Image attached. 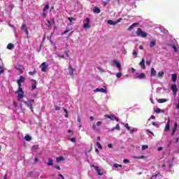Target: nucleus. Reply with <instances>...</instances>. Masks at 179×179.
<instances>
[{
	"label": "nucleus",
	"mask_w": 179,
	"mask_h": 179,
	"mask_svg": "<svg viewBox=\"0 0 179 179\" xmlns=\"http://www.w3.org/2000/svg\"><path fill=\"white\" fill-rule=\"evenodd\" d=\"M171 79H172V82L176 83V82H177V74H176V73L172 74Z\"/></svg>",
	"instance_id": "20"
},
{
	"label": "nucleus",
	"mask_w": 179,
	"mask_h": 179,
	"mask_svg": "<svg viewBox=\"0 0 179 179\" xmlns=\"http://www.w3.org/2000/svg\"><path fill=\"white\" fill-rule=\"evenodd\" d=\"M176 110H179V99H178V103L176 107Z\"/></svg>",
	"instance_id": "63"
},
{
	"label": "nucleus",
	"mask_w": 179,
	"mask_h": 179,
	"mask_svg": "<svg viewBox=\"0 0 179 179\" xmlns=\"http://www.w3.org/2000/svg\"><path fill=\"white\" fill-rule=\"evenodd\" d=\"M139 66L141 69H146V66H145V59H142L141 62L139 63Z\"/></svg>",
	"instance_id": "12"
},
{
	"label": "nucleus",
	"mask_w": 179,
	"mask_h": 179,
	"mask_svg": "<svg viewBox=\"0 0 179 179\" xmlns=\"http://www.w3.org/2000/svg\"><path fill=\"white\" fill-rule=\"evenodd\" d=\"M166 101H169V100H167L166 99H158V103H166Z\"/></svg>",
	"instance_id": "28"
},
{
	"label": "nucleus",
	"mask_w": 179,
	"mask_h": 179,
	"mask_svg": "<svg viewBox=\"0 0 179 179\" xmlns=\"http://www.w3.org/2000/svg\"><path fill=\"white\" fill-rule=\"evenodd\" d=\"M104 117H106V118H108L109 120L114 121V117H115V116L113 115H105Z\"/></svg>",
	"instance_id": "30"
},
{
	"label": "nucleus",
	"mask_w": 179,
	"mask_h": 179,
	"mask_svg": "<svg viewBox=\"0 0 179 179\" xmlns=\"http://www.w3.org/2000/svg\"><path fill=\"white\" fill-rule=\"evenodd\" d=\"M95 92H100V89L99 88H96L95 90H94Z\"/></svg>",
	"instance_id": "64"
},
{
	"label": "nucleus",
	"mask_w": 179,
	"mask_h": 179,
	"mask_svg": "<svg viewBox=\"0 0 179 179\" xmlns=\"http://www.w3.org/2000/svg\"><path fill=\"white\" fill-rule=\"evenodd\" d=\"M171 90H172L174 96L177 95V92H178V88H177V85L172 84L171 86Z\"/></svg>",
	"instance_id": "5"
},
{
	"label": "nucleus",
	"mask_w": 179,
	"mask_h": 179,
	"mask_svg": "<svg viewBox=\"0 0 179 179\" xmlns=\"http://www.w3.org/2000/svg\"><path fill=\"white\" fill-rule=\"evenodd\" d=\"M158 152H160V150H163V147H159L157 148Z\"/></svg>",
	"instance_id": "61"
},
{
	"label": "nucleus",
	"mask_w": 179,
	"mask_h": 179,
	"mask_svg": "<svg viewBox=\"0 0 179 179\" xmlns=\"http://www.w3.org/2000/svg\"><path fill=\"white\" fill-rule=\"evenodd\" d=\"M41 72H46L47 71V69L48 68V66L45 65V62H43L41 64Z\"/></svg>",
	"instance_id": "11"
},
{
	"label": "nucleus",
	"mask_w": 179,
	"mask_h": 179,
	"mask_svg": "<svg viewBox=\"0 0 179 179\" xmlns=\"http://www.w3.org/2000/svg\"><path fill=\"white\" fill-rule=\"evenodd\" d=\"M24 139L27 142H30V141H31V136L27 135L24 136Z\"/></svg>",
	"instance_id": "31"
},
{
	"label": "nucleus",
	"mask_w": 179,
	"mask_h": 179,
	"mask_svg": "<svg viewBox=\"0 0 179 179\" xmlns=\"http://www.w3.org/2000/svg\"><path fill=\"white\" fill-rule=\"evenodd\" d=\"M49 9H50V5L46 4L43 9L42 16H43V17H47V10H48Z\"/></svg>",
	"instance_id": "3"
},
{
	"label": "nucleus",
	"mask_w": 179,
	"mask_h": 179,
	"mask_svg": "<svg viewBox=\"0 0 179 179\" xmlns=\"http://www.w3.org/2000/svg\"><path fill=\"white\" fill-rule=\"evenodd\" d=\"M28 73L31 76H33V75H36V69H34L33 71H29Z\"/></svg>",
	"instance_id": "39"
},
{
	"label": "nucleus",
	"mask_w": 179,
	"mask_h": 179,
	"mask_svg": "<svg viewBox=\"0 0 179 179\" xmlns=\"http://www.w3.org/2000/svg\"><path fill=\"white\" fill-rule=\"evenodd\" d=\"M146 131L148 132L149 134H151V135H153V136H155V134H153V132L150 131V130L146 129Z\"/></svg>",
	"instance_id": "54"
},
{
	"label": "nucleus",
	"mask_w": 179,
	"mask_h": 179,
	"mask_svg": "<svg viewBox=\"0 0 179 179\" xmlns=\"http://www.w3.org/2000/svg\"><path fill=\"white\" fill-rule=\"evenodd\" d=\"M155 113H157V114H160V113H164V110L158 108L155 110Z\"/></svg>",
	"instance_id": "35"
},
{
	"label": "nucleus",
	"mask_w": 179,
	"mask_h": 179,
	"mask_svg": "<svg viewBox=\"0 0 179 179\" xmlns=\"http://www.w3.org/2000/svg\"><path fill=\"white\" fill-rule=\"evenodd\" d=\"M146 78V74L144 73H137L134 76V79H145Z\"/></svg>",
	"instance_id": "2"
},
{
	"label": "nucleus",
	"mask_w": 179,
	"mask_h": 179,
	"mask_svg": "<svg viewBox=\"0 0 179 179\" xmlns=\"http://www.w3.org/2000/svg\"><path fill=\"white\" fill-rule=\"evenodd\" d=\"M47 22H48L47 24L48 27H51V22L50 20H48Z\"/></svg>",
	"instance_id": "49"
},
{
	"label": "nucleus",
	"mask_w": 179,
	"mask_h": 179,
	"mask_svg": "<svg viewBox=\"0 0 179 179\" xmlns=\"http://www.w3.org/2000/svg\"><path fill=\"white\" fill-rule=\"evenodd\" d=\"M122 20V18H119L116 21H113L112 26H115L117 23H120Z\"/></svg>",
	"instance_id": "24"
},
{
	"label": "nucleus",
	"mask_w": 179,
	"mask_h": 179,
	"mask_svg": "<svg viewBox=\"0 0 179 179\" xmlns=\"http://www.w3.org/2000/svg\"><path fill=\"white\" fill-rule=\"evenodd\" d=\"M97 147L99 149H103V147L101 146V144L99 141L96 142Z\"/></svg>",
	"instance_id": "42"
},
{
	"label": "nucleus",
	"mask_w": 179,
	"mask_h": 179,
	"mask_svg": "<svg viewBox=\"0 0 179 179\" xmlns=\"http://www.w3.org/2000/svg\"><path fill=\"white\" fill-rule=\"evenodd\" d=\"M113 167H115V169H118V167H122V165H121V164H115L114 165H113Z\"/></svg>",
	"instance_id": "38"
},
{
	"label": "nucleus",
	"mask_w": 179,
	"mask_h": 179,
	"mask_svg": "<svg viewBox=\"0 0 179 179\" xmlns=\"http://www.w3.org/2000/svg\"><path fill=\"white\" fill-rule=\"evenodd\" d=\"M133 55L134 56V58H136V57H138V52L134 50Z\"/></svg>",
	"instance_id": "45"
},
{
	"label": "nucleus",
	"mask_w": 179,
	"mask_h": 179,
	"mask_svg": "<svg viewBox=\"0 0 179 179\" xmlns=\"http://www.w3.org/2000/svg\"><path fill=\"white\" fill-rule=\"evenodd\" d=\"M135 157V159H145L146 157H145V156H141V157Z\"/></svg>",
	"instance_id": "50"
},
{
	"label": "nucleus",
	"mask_w": 179,
	"mask_h": 179,
	"mask_svg": "<svg viewBox=\"0 0 179 179\" xmlns=\"http://www.w3.org/2000/svg\"><path fill=\"white\" fill-rule=\"evenodd\" d=\"M85 22H87V23L83 25V28L84 29H89L90 27V19L87 17L85 19Z\"/></svg>",
	"instance_id": "7"
},
{
	"label": "nucleus",
	"mask_w": 179,
	"mask_h": 179,
	"mask_svg": "<svg viewBox=\"0 0 179 179\" xmlns=\"http://www.w3.org/2000/svg\"><path fill=\"white\" fill-rule=\"evenodd\" d=\"M116 76H117V78H121V76H122V73H116Z\"/></svg>",
	"instance_id": "48"
},
{
	"label": "nucleus",
	"mask_w": 179,
	"mask_h": 179,
	"mask_svg": "<svg viewBox=\"0 0 179 179\" xmlns=\"http://www.w3.org/2000/svg\"><path fill=\"white\" fill-rule=\"evenodd\" d=\"M157 76H158V78H163V76H164V71L158 72Z\"/></svg>",
	"instance_id": "34"
},
{
	"label": "nucleus",
	"mask_w": 179,
	"mask_h": 179,
	"mask_svg": "<svg viewBox=\"0 0 179 179\" xmlns=\"http://www.w3.org/2000/svg\"><path fill=\"white\" fill-rule=\"evenodd\" d=\"M115 129H117V131H120V129H121V127H120L119 124H117L116 125V127H113L112 129H110V131H115Z\"/></svg>",
	"instance_id": "21"
},
{
	"label": "nucleus",
	"mask_w": 179,
	"mask_h": 179,
	"mask_svg": "<svg viewBox=\"0 0 179 179\" xmlns=\"http://www.w3.org/2000/svg\"><path fill=\"white\" fill-rule=\"evenodd\" d=\"M173 50H174L175 52H177V47L176 45H172Z\"/></svg>",
	"instance_id": "52"
},
{
	"label": "nucleus",
	"mask_w": 179,
	"mask_h": 179,
	"mask_svg": "<svg viewBox=\"0 0 179 179\" xmlns=\"http://www.w3.org/2000/svg\"><path fill=\"white\" fill-rule=\"evenodd\" d=\"M125 128H127V131H130L131 134H134L135 132V130L131 129V127H129V124L128 123L124 124Z\"/></svg>",
	"instance_id": "16"
},
{
	"label": "nucleus",
	"mask_w": 179,
	"mask_h": 179,
	"mask_svg": "<svg viewBox=\"0 0 179 179\" xmlns=\"http://www.w3.org/2000/svg\"><path fill=\"white\" fill-rule=\"evenodd\" d=\"M55 169L57 170H61V167H59V166H55Z\"/></svg>",
	"instance_id": "59"
},
{
	"label": "nucleus",
	"mask_w": 179,
	"mask_h": 179,
	"mask_svg": "<svg viewBox=\"0 0 179 179\" xmlns=\"http://www.w3.org/2000/svg\"><path fill=\"white\" fill-rule=\"evenodd\" d=\"M177 128H178V124L176 122L172 130V134H171L172 136H174V134H176V131H177Z\"/></svg>",
	"instance_id": "14"
},
{
	"label": "nucleus",
	"mask_w": 179,
	"mask_h": 179,
	"mask_svg": "<svg viewBox=\"0 0 179 179\" xmlns=\"http://www.w3.org/2000/svg\"><path fill=\"white\" fill-rule=\"evenodd\" d=\"M17 94L18 100H22V99H23V96L24 95V92L23 90H17Z\"/></svg>",
	"instance_id": "4"
},
{
	"label": "nucleus",
	"mask_w": 179,
	"mask_h": 179,
	"mask_svg": "<svg viewBox=\"0 0 179 179\" xmlns=\"http://www.w3.org/2000/svg\"><path fill=\"white\" fill-rule=\"evenodd\" d=\"M65 160V158L64 157H57L56 158V162H64Z\"/></svg>",
	"instance_id": "26"
},
{
	"label": "nucleus",
	"mask_w": 179,
	"mask_h": 179,
	"mask_svg": "<svg viewBox=\"0 0 179 179\" xmlns=\"http://www.w3.org/2000/svg\"><path fill=\"white\" fill-rule=\"evenodd\" d=\"M150 48H153V47L156 46V41H152L150 43Z\"/></svg>",
	"instance_id": "32"
},
{
	"label": "nucleus",
	"mask_w": 179,
	"mask_h": 179,
	"mask_svg": "<svg viewBox=\"0 0 179 179\" xmlns=\"http://www.w3.org/2000/svg\"><path fill=\"white\" fill-rule=\"evenodd\" d=\"M92 129H94V131H96V132H99V128H97V126H96L95 124L92 125Z\"/></svg>",
	"instance_id": "36"
},
{
	"label": "nucleus",
	"mask_w": 179,
	"mask_h": 179,
	"mask_svg": "<svg viewBox=\"0 0 179 179\" xmlns=\"http://www.w3.org/2000/svg\"><path fill=\"white\" fill-rule=\"evenodd\" d=\"M113 64H115V66H117V69H119V71H121V63H120V62H118L117 60H114Z\"/></svg>",
	"instance_id": "13"
},
{
	"label": "nucleus",
	"mask_w": 179,
	"mask_h": 179,
	"mask_svg": "<svg viewBox=\"0 0 179 179\" xmlns=\"http://www.w3.org/2000/svg\"><path fill=\"white\" fill-rule=\"evenodd\" d=\"M123 162H124V163H125L126 164H127V163H129V159H124Z\"/></svg>",
	"instance_id": "58"
},
{
	"label": "nucleus",
	"mask_w": 179,
	"mask_h": 179,
	"mask_svg": "<svg viewBox=\"0 0 179 179\" xmlns=\"http://www.w3.org/2000/svg\"><path fill=\"white\" fill-rule=\"evenodd\" d=\"M24 104H25V106L29 107V108L31 110V113H34V110L33 109V103H29L27 101H24Z\"/></svg>",
	"instance_id": "8"
},
{
	"label": "nucleus",
	"mask_w": 179,
	"mask_h": 179,
	"mask_svg": "<svg viewBox=\"0 0 179 179\" xmlns=\"http://www.w3.org/2000/svg\"><path fill=\"white\" fill-rule=\"evenodd\" d=\"M32 80L34 82V84H32L31 85V89L32 90H34V89H36L37 87V85H36L37 81H36V80Z\"/></svg>",
	"instance_id": "22"
},
{
	"label": "nucleus",
	"mask_w": 179,
	"mask_h": 179,
	"mask_svg": "<svg viewBox=\"0 0 179 179\" xmlns=\"http://www.w3.org/2000/svg\"><path fill=\"white\" fill-rule=\"evenodd\" d=\"M136 33L138 37H142L143 38H146V37H148V34L143 32L141 28H138Z\"/></svg>",
	"instance_id": "1"
},
{
	"label": "nucleus",
	"mask_w": 179,
	"mask_h": 179,
	"mask_svg": "<svg viewBox=\"0 0 179 179\" xmlns=\"http://www.w3.org/2000/svg\"><path fill=\"white\" fill-rule=\"evenodd\" d=\"M99 92H101V93H107V90H106L104 88H101L99 90Z\"/></svg>",
	"instance_id": "41"
},
{
	"label": "nucleus",
	"mask_w": 179,
	"mask_h": 179,
	"mask_svg": "<svg viewBox=\"0 0 179 179\" xmlns=\"http://www.w3.org/2000/svg\"><path fill=\"white\" fill-rule=\"evenodd\" d=\"M138 24H139V22H135V23L132 24L131 26L129 27L127 30H129V31L132 30V29H134V27L138 26Z\"/></svg>",
	"instance_id": "18"
},
{
	"label": "nucleus",
	"mask_w": 179,
	"mask_h": 179,
	"mask_svg": "<svg viewBox=\"0 0 179 179\" xmlns=\"http://www.w3.org/2000/svg\"><path fill=\"white\" fill-rule=\"evenodd\" d=\"M107 23H108V24H111V25L113 26V20H109L107 21Z\"/></svg>",
	"instance_id": "53"
},
{
	"label": "nucleus",
	"mask_w": 179,
	"mask_h": 179,
	"mask_svg": "<svg viewBox=\"0 0 179 179\" xmlns=\"http://www.w3.org/2000/svg\"><path fill=\"white\" fill-rule=\"evenodd\" d=\"M78 122L80 123L82 122L81 119L78 117L77 119Z\"/></svg>",
	"instance_id": "62"
},
{
	"label": "nucleus",
	"mask_w": 179,
	"mask_h": 179,
	"mask_svg": "<svg viewBox=\"0 0 179 179\" xmlns=\"http://www.w3.org/2000/svg\"><path fill=\"white\" fill-rule=\"evenodd\" d=\"M17 83L18 85V90H22V83L17 82Z\"/></svg>",
	"instance_id": "40"
},
{
	"label": "nucleus",
	"mask_w": 179,
	"mask_h": 179,
	"mask_svg": "<svg viewBox=\"0 0 179 179\" xmlns=\"http://www.w3.org/2000/svg\"><path fill=\"white\" fill-rule=\"evenodd\" d=\"M149 148V146L148 145H143L141 149L142 150H146V149H148Z\"/></svg>",
	"instance_id": "44"
},
{
	"label": "nucleus",
	"mask_w": 179,
	"mask_h": 179,
	"mask_svg": "<svg viewBox=\"0 0 179 179\" xmlns=\"http://www.w3.org/2000/svg\"><path fill=\"white\" fill-rule=\"evenodd\" d=\"M15 68L17 69V71H18L20 73H23V69H24V67L22 65H19Z\"/></svg>",
	"instance_id": "10"
},
{
	"label": "nucleus",
	"mask_w": 179,
	"mask_h": 179,
	"mask_svg": "<svg viewBox=\"0 0 179 179\" xmlns=\"http://www.w3.org/2000/svg\"><path fill=\"white\" fill-rule=\"evenodd\" d=\"M151 64H152V62L150 60L146 61V65H148V66H150Z\"/></svg>",
	"instance_id": "47"
},
{
	"label": "nucleus",
	"mask_w": 179,
	"mask_h": 179,
	"mask_svg": "<svg viewBox=\"0 0 179 179\" xmlns=\"http://www.w3.org/2000/svg\"><path fill=\"white\" fill-rule=\"evenodd\" d=\"M164 131L165 132H169V131H170V117L168 118V121L164 128Z\"/></svg>",
	"instance_id": "9"
},
{
	"label": "nucleus",
	"mask_w": 179,
	"mask_h": 179,
	"mask_svg": "<svg viewBox=\"0 0 179 179\" xmlns=\"http://www.w3.org/2000/svg\"><path fill=\"white\" fill-rule=\"evenodd\" d=\"M55 110L56 111H59V110H61V108L59 106H57V105H55Z\"/></svg>",
	"instance_id": "43"
},
{
	"label": "nucleus",
	"mask_w": 179,
	"mask_h": 179,
	"mask_svg": "<svg viewBox=\"0 0 179 179\" xmlns=\"http://www.w3.org/2000/svg\"><path fill=\"white\" fill-rule=\"evenodd\" d=\"M152 124L154 127H158L159 126V124L155 122H152Z\"/></svg>",
	"instance_id": "55"
},
{
	"label": "nucleus",
	"mask_w": 179,
	"mask_h": 179,
	"mask_svg": "<svg viewBox=\"0 0 179 179\" xmlns=\"http://www.w3.org/2000/svg\"><path fill=\"white\" fill-rule=\"evenodd\" d=\"M28 103L30 104H31V103H34V99H29Z\"/></svg>",
	"instance_id": "60"
},
{
	"label": "nucleus",
	"mask_w": 179,
	"mask_h": 179,
	"mask_svg": "<svg viewBox=\"0 0 179 179\" xmlns=\"http://www.w3.org/2000/svg\"><path fill=\"white\" fill-rule=\"evenodd\" d=\"M66 33H69V30H65L63 33H62V35L66 34Z\"/></svg>",
	"instance_id": "56"
},
{
	"label": "nucleus",
	"mask_w": 179,
	"mask_h": 179,
	"mask_svg": "<svg viewBox=\"0 0 179 179\" xmlns=\"http://www.w3.org/2000/svg\"><path fill=\"white\" fill-rule=\"evenodd\" d=\"M93 12H94L95 13H100L101 10L98 7H95Z\"/></svg>",
	"instance_id": "33"
},
{
	"label": "nucleus",
	"mask_w": 179,
	"mask_h": 179,
	"mask_svg": "<svg viewBox=\"0 0 179 179\" xmlns=\"http://www.w3.org/2000/svg\"><path fill=\"white\" fill-rule=\"evenodd\" d=\"M74 71H75V69L73 68H72V66H69V72L71 76H73Z\"/></svg>",
	"instance_id": "17"
},
{
	"label": "nucleus",
	"mask_w": 179,
	"mask_h": 179,
	"mask_svg": "<svg viewBox=\"0 0 179 179\" xmlns=\"http://www.w3.org/2000/svg\"><path fill=\"white\" fill-rule=\"evenodd\" d=\"M68 20H69V22H70L71 23H72V21L73 20L74 22H76V18H73V17H68Z\"/></svg>",
	"instance_id": "37"
},
{
	"label": "nucleus",
	"mask_w": 179,
	"mask_h": 179,
	"mask_svg": "<svg viewBox=\"0 0 179 179\" xmlns=\"http://www.w3.org/2000/svg\"><path fill=\"white\" fill-rule=\"evenodd\" d=\"M150 76H152V77L156 76V70L155 69V68L151 69Z\"/></svg>",
	"instance_id": "23"
},
{
	"label": "nucleus",
	"mask_w": 179,
	"mask_h": 179,
	"mask_svg": "<svg viewBox=\"0 0 179 179\" xmlns=\"http://www.w3.org/2000/svg\"><path fill=\"white\" fill-rule=\"evenodd\" d=\"M113 120H115V121H117V122H120V119L118 117H117L116 116H112Z\"/></svg>",
	"instance_id": "46"
},
{
	"label": "nucleus",
	"mask_w": 179,
	"mask_h": 179,
	"mask_svg": "<svg viewBox=\"0 0 179 179\" xmlns=\"http://www.w3.org/2000/svg\"><path fill=\"white\" fill-rule=\"evenodd\" d=\"M70 141H71V142H73V143H75V142H76V138H71L70 139Z\"/></svg>",
	"instance_id": "51"
},
{
	"label": "nucleus",
	"mask_w": 179,
	"mask_h": 179,
	"mask_svg": "<svg viewBox=\"0 0 179 179\" xmlns=\"http://www.w3.org/2000/svg\"><path fill=\"white\" fill-rule=\"evenodd\" d=\"M21 29H22V30H24L27 36H29V30L27 29V27H26V24H23L21 26Z\"/></svg>",
	"instance_id": "15"
},
{
	"label": "nucleus",
	"mask_w": 179,
	"mask_h": 179,
	"mask_svg": "<svg viewBox=\"0 0 179 179\" xmlns=\"http://www.w3.org/2000/svg\"><path fill=\"white\" fill-rule=\"evenodd\" d=\"M24 80H26V78L24 76H21L17 82H18L19 83H24Z\"/></svg>",
	"instance_id": "19"
},
{
	"label": "nucleus",
	"mask_w": 179,
	"mask_h": 179,
	"mask_svg": "<svg viewBox=\"0 0 179 179\" xmlns=\"http://www.w3.org/2000/svg\"><path fill=\"white\" fill-rule=\"evenodd\" d=\"M92 167L96 170L98 176H103V172L100 170V168L99 166H96L94 165H92Z\"/></svg>",
	"instance_id": "6"
},
{
	"label": "nucleus",
	"mask_w": 179,
	"mask_h": 179,
	"mask_svg": "<svg viewBox=\"0 0 179 179\" xmlns=\"http://www.w3.org/2000/svg\"><path fill=\"white\" fill-rule=\"evenodd\" d=\"M48 166H52L54 164L53 160L52 158L48 159V162L47 163Z\"/></svg>",
	"instance_id": "27"
},
{
	"label": "nucleus",
	"mask_w": 179,
	"mask_h": 179,
	"mask_svg": "<svg viewBox=\"0 0 179 179\" xmlns=\"http://www.w3.org/2000/svg\"><path fill=\"white\" fill-rule=\"evenodd\" d=\"M32 148L34 149L35 150H37V149H38V145H34Z\"/></svg>",
	"instance_id": "57"
},
{
	"label": "nucleus",
	"mask_w": 179,
	"mask_h": 179,
	"mask_svg": "<svg viewBox=\"0 0 179 179\" xmlns=\"http://www.w3.org/2000/svg\"><path fill=\"white\" fill-rule=\"evenodd\" d=\"M14 47H15V45H13V43H8L7 45V49L13 50Z\"/></svg>",
	"instance_id": "25"
},
{
	"label": "nucleus",
	"mask_w": 179,
	"mask_h": 179,
	"mask_svg": "<svg viewBox=\"0 0 179 179\" xmlns=\"http://www.w3.org/2000/svg\"><path fill=\"white\" fill-rule=\"evenodd\" d=\"M62 110L66 113L64 115L65 118H68V117L69 116V115L68 113V110H66V108H62Z\"/></svg>",
	"instance_id": "29"
}]
</instances>
